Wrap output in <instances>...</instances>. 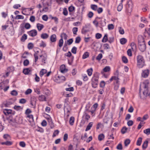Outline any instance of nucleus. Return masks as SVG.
<instances>
[{"label": "nucleus", "instance_id": "13d9d810", "mask_svg": "<svg viewBox=\"0 0 150 150\" xmlns=\"http://www.w3.org/2000/svg\"><path fill=\"white\" fill-rule=\"evenodd\" d=\"M114 25L112 24H109L108 25V29L109 30L113 29L114 28Z\"/></svg>", "mask_w": 150, "mask_h": 150}, {"label": "nucleus", "instance_id": "de8ad7c7", "mask_svg": "<svg viewBox=\"0 0 150 150\" xmlns=\"http://www.w3.org/2000/svg\"><path fill=\"white\" fill-rule=\"evenodd\" d=\"M130 140L129 139H126L125 141V146H127L130 143Z\"/></svg>", "mask_w": 150, "mask_h": 150}, {"label": "nucleus", "instance_id": "bb28decb", "mask_svg": "<svg viewBox=\"0 0 150 150\" xmlns=\"http://www.w3.org/2000/svg\"><path fill=\"white\" fill-rule=\"evenodd\" d=\"M131 46L132 49L133 51L136 50L137 47L136 45L134 42H132L131 44Z\"/></svg>", "mask_w": 150, "mask_h": 150}, {"label": "nucleus", "instance_id": "dca6fc26", "mask_svg": "<svg viewBox=\"0 0 150 150\" xmlns=\"http://www.w3.org/2000/svg\"><path fill=\"white\" fill-rule=\"evenodd\" d=\"M37 26L39 31L41 30L44 27L43 25L39 23L37 24Z\"/></svg>", "mask_w": 150, "mask_h": 150}, {"label": "nucleus", "instance_id": "2f4dec72", "mask_svg": "<svg viewBox=\"0 0 150 150\" xmlns=\"http://www.w3.org/2000/svg\"><path fill=\"white\" fill-rule=\"evenodd\" d=\"M122 7H123V6H122V2H121V3H120L119 4V5H118V6L117 7V11H120L122 9Z\"/></svg>", "mask_w": 150, "mask_h": 150}, {"label": "nucleus", "instance_id": "f257e3e1", "mask_svg": "<svg viewBox=\"0 0 150 150\" xmlns=\"http://www.w3.org/2000/svg\"><path fill=\"white\" fill-rule=\"evenodd\" d=\"M99 78L98 74L96 73L93 75V76L92 79V86L93 88H96L97 87L98 83V79Z\"/></svg>", "mask_w": 150, "mask_h": 150}, {"label": "nucleus", "instance_id": "a878e982", "mask_svg": "<svg viewBox=\"0 0 150 150\" xmlns=\"http://www.w3.org/2000/svg\"><path fill=\"white\" fill-rule=\"evenodd\" d=\"M104 137L105 136L103 134H100L98 136V139L100 141H102L104 139Z\"/></svg>", "mask_w": 150, "mask_h": 150}, {"label": "nucleus", "instance_id": "c85d7f7f", "mask_svg": "<svg viewBox=\"0 0 150 150\" xmlns=\"http://www.w3.org/2000/svg\"><path fill=\"white\" fill-rule=\"evenodd\" d=\"M127 42V40L124 38H123L120 39V42L122 45L125 44Z\"/></svg>", "mask_w": 150, "mask_h": 150}, {"label": "nucleus", "instance_id": "8fccbe9b", "mask_svg": "<svg viewBox=\"0 0 150 150\" xmlns=\"http://www.w3.org/2000/svg\"><path fill=\"white\" fill-rule=\"evenodd\" d=\"M59 131L58 130H57L54 131L53 132L52 137H55L56 135L58 134Z\"/></svg>", "mask_w": 150, "mask_h": 150}, {"label": "nucleus", "instance_id": "f3484780", "mask_svg": "<svg viewBox=\"0 0 150 150\" xmlns=\"http://www.w3.org/2000/svg\"><path fill=\"white\" fill-rule=\"evenodd\" d=\"M46 98L45 96L43 95L40 96L38 97V99L40 101H46Z\"/></svg>", "mask_w": 150, "mask_h": 150}, {"label": "nucleus", "instance_id": "bf43d9fd", "mask_svg": "<svg viewBox=\"0 0 150 150\" xmlns=\"http://www.w3.org/2000/svg\"><path fill=\"white\" fill-rule=\"evenodd\" d=\"M78 30V28L76 27L72 29L73 33L74 34H76Z\"/></svg>", "mask_w": 150, "mask_h": 150}, {"label": "nucleus", "instance_id": "6e6552de", "mask_svg": "<svg viewBox=\"0 0 150 150\" xmlns=\"http://www.w3.org/2000/svg\"><path fill=\"white\" fill-rule=\"evenodd\" d=\"M37 32L35 30H33L28 32V34L30 36L34 37L36 35Z\"/></svg>", "mask_w": 150, "mask_h": 150}, {"label": "nucleus", "instance_id": "e433bc0d", "mask_svg": "<svg viewBox=\"0 0 150 150\" xmlns=\"http://www.w3.org/2000/svg\"><path fill=\"white\" fill-rule=\"evenodd\" d=\"M27 38V35L25 34H23L21 38V40L22 42H24Z\"/></svg>", "mask_w": 150, "mask_h": 150}, {"label": "nucleus", "instance_id": "2eb2a0df", "mask_svg": "<svg viewBox=\"0 0 150 150\" xmlns=\"http://www.w3.org/2000/svg\"><path fill=\"white\" fill-rule=\"evenodd\" d=\"M3 138L4 139L7 140H11V137L8 134H5L3 136Z\"/></svg>", "mask_w": 150, "mask_h": 150}, {"label": "nucleus", "instance_id": "9d476101", "mask_svg": "<svg viewBox=\"0 0 150 150\" xmlns=\"http://www.w3.org/2000/svg\"><path fill=\"white\" fill-rule=\"evenodd\" d=\"M149 74V70L148 69L145 70L143 71L142 74V76L143 77L146 78L148 76Z\"/></svg>", "mask_w": 150, "mask_h": 150}, {"label": "nucleus", "instance_id": "6ab92c4d", "mask_svg": "<svg viewBox=\"0 0 150 150\" xmlns=\"http://www.w3.org/2000/svg\"><path fill=\"white\" fill-rule=\"evenodd\" d=\"M148 141L147 140L144 141L142 145V148L144 149H145L147 148L148 146Z\"/></svg>", "mask_w": 150, "mask_h": 150}, {"label": "nucleus", "instance_id": "cd10ccee", "mask_svg": "<svg viewBox=\"0 0 150 150\" xmlns=\"http://www.w3.org/2000/svg\"><path fill=\"white\" fill-rule=\"evenodd\" d=\"M142 138L141 137H139L137 142V145L138 146H140L141 145Z\"/></svg>", "mask_w": 150, "mask_h": 150}, {"label": "nucleus", "instance_id": "c9c22d12", "mask_svg": "<svg viewBox=\"0 0 150 150\" xmlns=\"http://www.w3.org/2000/svg\"><path fill=\"white\" fill-rule=\"evenodd\" d=\"M34 46L33 44L31 42L29 43L28 45V48L29 50L32 49L33 48Z\"/></svg>", "mask_w": 150, "mask_h": 150}, {"label": "nucleus", "instance_id": "864d4df0", "mask_svg": "<svg viewBox=\"0 0 150 150\" xmlns=\"http://www.w3.org/2000/svg\"><path fill=\"white\" fill-rule=\"evenodd\" d=\"M19 145L23 147H24L26 146V144L24 142L22 141L19 143Z\"/></svg>", "mask_w": 150, "mask_h": 150}, {"label": "nucleus", "instance_id": "7ed1b4c3", "mask_svg": "<svg viewBox=\"0 0 150 150\" xmlns=\"http://www.w3.org/2000/svg\"><path fill=\"white\" fill-rule=\"evenodd\" d=\"M139 48L142 52H144L146 49V47L144 40L142 38V41L139 40Z\"/></svg>", "mask_w": 150, "mask_h": 150}, {"label": "nucleus", "instance_id": "4c0bfd02", "mask_svg": "<svg viewBox=\"0 0 150 150\" xmlns=\"http://www.w3.org/2000/svg\"><path fill=\"white\" fill-rule=\"evenodd\" d=\"M24 18L23 16L21 15H17L15 18L16 19L19 20L20 19H23Z\"/></svg>", "mask_w": 150, "mask_h": 150}, {"label": "nucleus", "instance_id": "423d86ee", "mask_svg": "<svg viewBox=\"0 0 150 150\" xmlns=\"http://www.w3.org/2000/svg\"><path fill=\"white\" fill-rule=\"evenodd\" d=\"M133 5V3L132 1L129 0L128 1L127 4L126 5V8L127 11L128 12L130 13L131 11Z\"/></svg>", "mask_w": 150, "mask_h": 150}, {"label": "nucleus", "instance_id": "c03bdc74", "mask_svg": "<svg viewBox=\"0 0 150 150\" xmlns=\"http://www.w3.org/2000/svg\"><path fill=\"white\" fill-rule=\"evenodd\" d=\"M81 40V38L80 37H77L76 38L75 43H79Z\"/></svg>", "mask_w": 150, "mask_h": 150}, {"label": "nucleus", "instance_id": "5fc2aeb1", "mask_svg": "<svg viewBox=\"0 0 150 150\" xmlns=\"http://www.w3.org/2000/svg\"><path fill=\"white\" fill-rule=\"evenodd\" d=\"M24 27L26 29H28L30 28L31 26L29 23H26L25 24Z\"/></svg>", "mask_w": 150, "mask_h": 150}, {"label": "nucleus", "instance_id": "774afa93", "mask_svg": "<svg viewBox=\"0 0 150 150\" xmlns=\"http://www.w3.org/2000/svg\"><path fill=\"white\" fill-rule=\"evenodd\" d=\"M11 94L13 96H16L17 94V92L15 90H13L11 92Z\"/></svg>", "mask_w": 150, "mask_h": 150}, {"label": "nucleus", "instance_id": "09e8293b", "mask_svg": "<svg viewBox=\"0 0 150 150\" xmlns=\"http://www.w3.org/2000/svg\"><path fill=\"white\" fill-rule=\"evenodd\" d=\"M114 85H115V86L114 87V89L115 90H117L119 88V83H115V82L114 83Z\"/></svg>", "mask_w": 150, "mask_h": 150}, {"label": "nucleus", "instance_id": "412c9836", "mask_svg": "<svg viewBox=\"0 0 150 150\" xmlns=\"http://www.w3.org/2000/svg\"><path fill=\"white\" fill-rule=\"evenodd\" d=\"M31 71V70L29 68H26L24 69L23 71V73L25 75L28 74H29V72Z\"/></svg>", "mask_w": 150, "mask_h": 150}, {"label": "nucleus", "instance_id": "37998d69", "mask_svg": "<svg viewBox=\"0 0 150 150\" xmlns=\"http://www.w3.org/2000/svg\"><path fill=\"white\" fill-rule=\"evenodd\" d=\"M105 83L104 81H101L100 83V87L101 88H104L105 85Z\"/></svg>", "mask_w": 150, "mask_h": 150}, {"label": "nucleus", "instance_id": "a19ab883", "mask_svg": "<svg viewBox=\"0 0 150 150\" xmlns=\"http://www.w3.org/2000/svg\"><path fill=\"white\" fill-rule=\"evenodd\" d=\"M103 70L105 72H108L110 70V67L109 66H106L103 69Z\"/></svg>", "mask_w": 150, "mask_h": 150}, {"label": "nucleus", "instance_id": "b1692460", "mask_svg": "<svg viewBox=\"0 0 150 150\" xmlns=\"http://www.w3.org/2000/svg\"><path fill=\"white\" fill-rule=\"evenodd\" d=\"M27 117L29 118V121L30 122H31L33 121V115H27Z\"/></svg>", "mask_w": 150, "mask_h": 150}, {"label": "nucleus", "instance_id": "c756f323", "mask_svg": "<svg viewBox=\"0 0 150 150\" xmlns=\"http://www.w3.org/2000/svg\"><path fill=\"white\" fill-rule=\"evenodd\" d=\"M87 72L89 76H91L92 74L93 69L92 68H91L88 69L87 71Z\"/></svg>", "mask_w": 150, "mask_h": 150}, {"label": "nucleus", "instance_id": "79ce46f5", "mask_svg": "<svg viewBox=\"0 0 150 150\" xmlns=\"http://www.w3.org/2000/svg\"><path fill=\"white\" fill-rule=\"evenodd\" d=\"M144 132L146 134L149 135L150 134V129L148 128L144 130Z\"/></svg>", "mask_w": 150, "mask_h": 150}, {"label": "nucleus", "instance_id": "69168bd1", "mask_svg": "<svg viewBox=\"0 0 150 150\" xmlns=\"http://www.w3.org/2000/svg\"><path fill=\"white\" fill-rule=\"evenodd\" d=\"M29 64V61L28 60L26 59L23 62V64L24 66H27Z\"/></svg>", "mask_w": 150, "mask_h": 150}, {"label": "nucleus", "instance_id": "1a4fd4ad", "mask_svg": "<svg viewBox=\"0 0 150 150\" xmlns=\"http://www.w3.org/2000/svg\"><path fill=\"white\" fill-rule=\"evenodd\" d=\"M37 101L36 98L34 96H32L31 98L30 104L32 106L35 105Z\"/></svg>", "mask_w": 150, "mask_h": 150}, {"label": "nucleus", "instance_id": "473e14b6", "mask_svg": "<svg viewBox=\"0 0 150 150\" xmlns=\"http://www.w3.org/2000/svg\"><path fill=\"white\" fill-rule=\"evenodd\" d=\"M127 129V128L125 127H124L121 129V131L122 134H125L126 132Z\"/></svg>", "mask_w": 150, "mask_h": 150}, {"label": "nucleus", "instance_id": "a18cd8bd", "mask_svg": "<svg viewBox=\"0 0 150 150\" xmlns=\"http://www.w3.org/2000/svg\"><path fill=\"white\" fill-rule=\"evenodd\" d=\"M77 48L75 47H73L71 49V51L74 54H76V52Z\"/></svg>", "mask_w": 150, "mask_h": 150}, {"label": "nucleus", "instance_id": "58836bf2", "mask_svg": "<svg viewBox=\"0 0 150 150\" xmlns=\"http://www.w3.org/2000/svg\"><path fill=\"white\" fill-rule=\"evenodd\" d=\"M91 8L94 11L97 10V9L98 6L96 5L92 4L91 6Z\"/></svg>", "mask_w": 150, "mask_h": 150}, {"label": "nucleus", "instance_id": "7c9ffc66", "mask_svg": "<svg viewBox=\"0 0 150 150\" xmlns=\"http://www.w3.org/2000/svg\"><path fill=\"white\" fill-rule=\"evenodd\" d=\"M108 40V35L107 34H106L105 35L103 38L102 39V41L103 42H106Z\"/></svg>", "mask_w": 150, "mask_h": 150}, {"label": "nucleus", "instance_id": "393cba45", "mask_svg": "<svg viewBox=\"0 0 150 150\" xmlns=\"http://www.w3.org/2000/svg\"><path fill=\"white\" fill-rule=\"evenodd\" d=\"M38 51L36 52H35L34 54V56L35 59V62H36L38 59Z\"/></svg>", "mask_w": 150, "mask_h": 150}, {"label": "nucleus", "instance_id": "39448f33", "mask_svg": "<svg viewBox=\"0 0 150 150\" xmlns=\"http://www.w3.org/2000/svg\"><path fill=\"white\" fill-rule=\"evenodd\" d=\"M148 84L149 82H145L143 83V85L144 88L143 93L146 96H149L150 97V93L147 91Z\"/></svg>", "mask_w": 150, "mask_h": 150}, {"label": "nucleus", "instance_id": "3c124183", "mask_svg": "<svg viewBox=\"0 0 150 150\" xmlns=\"http://www.w3.org/2000/svg\"><path fill=\"white\" fill-rule=\"evenodd\" d=\"M26 102V100L24 98H22L20 100L19 102L21 104H24Z\"/></svg>", "mask_w": 150, "mask_h": 150}, {"label": "nucleus", "instance_id": "f03ea898", "mask_svg": "<svg viewBox=\"0 0 150 150\" xmlns=\"http://www.w3.org/2000/svg\"><path fill=\"white\" fill-rule=\"evenodd\" d=\"M137 66L140 68L142 67L144 65V61L143 57L140 55L137 57Z\"/></svg>", "mask_w": 150, "mask_h": 150}, {"label": "nucleus", "instance_id": "f8f14e48", "mask_svg": "<svg viewBox=\"0 0 150 150\" xmlns=\"http://www.w3.org/2000/svg\"><path fill=\"white\" fill-rule=\"evenodd\" d=\"M47 70L44 69H42L41 70L40 72V77H42L44 75L47 73Z\"/></svg>", "mask_w": 150, "mask_h": 150}, {"label": "nucleus", "instance_id": "a211bd4d", "mask_svg": "<svg viewBox=\"0 0 150 150\" xmlns=\"http://www.w3.org/2000/svg\"><path fill=\"white\" fill-rule=\"evenodd\" d=\"M13 144V142H12L9 141H7L6 142H3L1 143L2 145H5L7 146H10Z\"/></svg>", "mask_w": 150, "mask_h": 150}, {"label": "nucleus", "instance_id": "72a5a7b5", "mask_svg": "<svg viewBox=\"0 0 150 150\" xmlns=\"http://www.w3.org/2000/svg\"><path fill=\"white\" fill-rule=\"evenodd\" d=\"M61 38L63 39V38L65 40H67V39L68 36L65 33H63L61 34Z\"/></svg>", "mask_w": 150, "mask_h": 150}, {"label": "nucleus", "instance_id": "e2e57ef3", "mask_svg": "<svg viewBox=\"0 0 150 150\" xmlns=\"http://www.w3.org/2000/svg\"><path fill=\"white\" fill-rule=\"evenodd\" d=\"M75 9V8L72 6H71L69 8V11L70 12H72Z\"/></svg>", "mask_w": 150, "mask_h": 150}, {"label": "nucleus", "instance_id": "603ef678", "mask_svg": "<svg viewBox=\"0 0 150 150\" xmlns=\"http://www.w3.org/2000/svg\"><path fill=\"white\" fill-rule=\"evenodd\" d=\"M32 92V90L30 89H28L25 92V94L26 95L30 94Z\"/></svg>", "mask_w": 150, "mask_h": 150}, {"label": "nucleus", "instance_id": "aec40b11", "mask_svg": "<svg viewBox=\"0 0 150 150\" xmlns=\"http://www.w3.org/2000/svg\"><path fill=\"white\" fill-rule=\"evenodd\" d=\"M93 124V122H91L89 123L88 124V125L87 126V127L85 131H88L91 128Z\"/></svg>", "mask_w": 150, "mask_h": 150}, {"label": "nucleus", "instance_id": "49530a36", "mask_svg": "<svg viewBox=\"0 0 150 150\" xmlns=\"http://www.w3.org/2000/svg\"><path fill=\"white\" fill-rule=\"evenodd\" d=\"M103 55L102 54H99L96 57V59L98 61L100 60L102 58Z\"/></svg>", "mask_w": 150, "mask_h": 150}, {"label": "nucleus", "instance_id": "338daca9", "mask_svg": "<svg viewBox=\"0 0 150 150\" xmlns=\"http://www.w3.org/2000/svg\"><path fill=\"white\" fill-rule=\"evenodd\" d=\"M73 42V40L72 38L70 39L67 40V43L69 45H71Z\"/></svg>", "mask_w": 150, "mask_h": 150}, {"label": "nucleus", "instance_id": "052dcab7", "mask_svg": "<svg viewBox=\"0 0 150 150\" xmlns=\"http://www.w3.org/2000/svg\"><path fill=\"white\" fill-rule=\"evenodd\" d=\"M133 124V122L132 120H129L127 122V125L129 126H130L132 125Z\"/></svg>", "mask_w": 150, "mask_h": 150}, {"label": "nucleus", "instance_id": "0e129e2a", "mask_svg": "<svg viewBox=\"0 0 150 150\" xmlns=\"http://www.w3.org/2000/svg\"><path fill=\"white\" fill-rule=\"evenodd\" d=\"M84 116L85 117V119L87 120H88L90 117V116L86 113L85 114Z\"/></svg>", "mask_w": 150, "mask_h": 150}, {"label": "nucleus", "instance_id": "4be33fe9", "mask_svg": "<svg viewBox=\"0 0 150 150\" xmlns=\"http://www.w3.org/2000/svg\"><path fill=\"white\" fill-rule=\"evenodd\" d=\"M49 37V35L47 33H43L41 35V38L43 39H46Z\"/></svg>", "mask_w": 150, "mask_h": 150}, {"label": "nucleus", "instance_id": "ea45409f", "mask_svg": "<svg viewBox=\"0 0 150 150\" xmlns=\"http://www.w3.org/2000/svg\"><path fill=\"white\" fill-rule=\"evenodd\" d=\"M63 39L61 38L59 40L58 45L60 47H61L63 45Z\"/></svg>", "mask_w": 150, "mask_h": 150}, {"label": "nucleus", "instance_id": "5701e85b", "mask_svg": "<svg viewBox=\"0 0 150 150\" xmlns=\"http://www.w3.org/2000/svg\"><path fill=\"white\" fill-rule=\"evenodd\" d=\"M74 117H70L69 121V122L70 124L71 125H73L74 124Z\"/></svg>", "mask_w": 150, "mask_h": 150}, {"label": "nucleus", "instance_id": "4468645a", "mask_svg": "<svg viewBox=\"0 0 150 150\" xmlns=\"http://www.w3.org/2000/svg\"><path fill=\"white\" fill-rule=\"evenodd\" d=\"M12 110L10 109H5L3 110V112L6 115L11 114Z\"/></svg>", "mask_w": 150, "mask_h": 150}, {"label": "nucleus", "instance_id": "4d7b16f0", "mask_svg": "<svg viewBox=\"0 0 150 150\" xmlns=\"http://www.w3.org/2000/svg\"><path fill=\"white\" fill-rule=\"evenodd\" d=\"M117 149L118 150H121L122 149V146L121 144H119L117 146Z\"/></svg>", "mask_w": 150, "mask_h": 150}, {"label": "nucleus", "instance_id": "6e6d98bb", "mask_svg": "<svg viewBox=\"0 0 150 150\" xmlns=\"http://www.w3.org/2000/svg\"><path fill=\"white\" fill-rule=\"evenodd\" d=\"M123 62L125 63H126L128 62V60L127 58L125 56H123L122 58Z\"/></svg>", "mask_w": 150, "mask_h": 150}, {"label": "nucleus", "instance_id": "0eeeda50", "mask_svg": "<svg viewBox=\"0 0 150 150\" xmlns=\"http://www.w3.org/2000/svg\"><path fill=\"white\" fill-rule=\"evenodd\" d=\"M119 79H120L119 78L118 76H112L110 79L109 81H107L106 82H108V83H110L112 81L115 80V83H119Z\"/></svg>", "mask_w": 150, "mask_h": 150}, {"label": "nucleus", "instance_id": "f704fd0d", "mask_svg": "<svg viewBox=\"0 0 150 150\" xmlns=\"http://www.w3.org/2000/svg\"><path fill=\"white\" fill-rule=\"evenodd\" d=\"M89 53L87 52H85V53H84L83 55L82 58L83 59H86L88 57H89Z\"/></svg>", "mask_w": 150, "mask_h": 150}, {"label": "nucleus", "instance_id": "9b49d317", "mask_svg": "<svg viewBox=\"0 0 150 150\" xmlns=\"http://www.w3.org/2000/svg\"><path fill=\"white\" fill-rule=\"evenodd\" d=\"M57 40L56 36L55 34L51 35L50 37V40L52 42H55Z\"/></svg>", "mask_w": 150, "mask_h": 150}, {"label": "nucleus", "instance_id": "ddd939ff", "mask_svg": "<svg viewBox=\"0 0 150 150\" xmlns=\"http://www.w3.org/2000/svg\"><path fill=\"white\" fill-rule=\"evenodd\" d=\"M60 70L62 73H63L67 71V70L66 69L64 65H62L60 68Z\"/></svg>", "mask_w": 150, "mask_h": 150}, {"label": "nucleus", "instance_id": "20e7f679", "mask_svg": "<svg viewBox=\"0 0 150 150\" xmlns=\"http://www.w3.org/2000/svg\"><path fill=\"white\" fill-rule=\"evenodd\" d=\"M148 84L149 82H145L143 83V85L144 88L143 93L146 96H149L150 97V93L147 91Z\"/></svg>", "mask_w": 150, "mask_h": 150}, {"label": "nucleus", "instance_id": "680f3d73", "mask_svg": "<svg viewBox=\"0 0 150 150\" xmlns=\"http://www.w3.org/2000/svg\"><path fill=\"white\" fill-rule=\"evenodd\" d=\"M127 54L130 57L132 56V51H131V49H128L127 50Z\"/></svg>", "mask_w": 150, "mask_h": 150}]
</instances>
